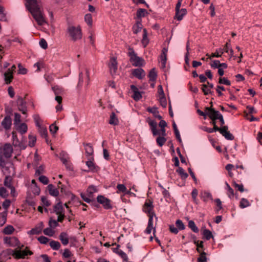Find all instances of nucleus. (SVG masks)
<instances>
[{
    "label": "nucleus",
    "instance_id": "4468645a",
    "mask_svg": "<svg viewBox=\"0 0 262 262\" xmlns=\"http://www.w3.org/2000/svg\"><path fill=\"white\" fill-rule=\"evenodd\" d=\"M147 122H148L150 127L151 132L154 136H157L160 134V132L157 130V123L155 120H152L150 119V118H148L147 119Z\"/></svg>",
    "mask_w": 262,
    "mask_h": 262
},
{
    "label": "nucleus",
    "instance_id": "680f3d73",
    "mask_svg": "<svg viewBox=\"0 0 262 262\" xmlns=\"http://www.w3.org/2000/svg\"><path fill=\"white\" fill-rule=\"evenodd\" d=\"M38 180L41 183H42L44 185L48 184L49 182L48 178L46 176L43 175H40Z\"/></svg>",
    "mask_w": 262,
    "mask_h": 262
},
{
    "label": "nucleus",
    "instance_id": "bf43d9fd",
    "mask_svg": "<svg viewBox=\"0 0 262 262\" xmlns=\"http://www.w3.org/2000/svg\"><path fill=\"white\" fill-rule=\"evenodd\" d=\"M0 196L3 198H6L8 196L7 190L3 187H0Z\"/></svg>",
    "mask_w": 262,
    "mask_h": 262
},
{
    "label": "nucleus",
    "instance_id": "4c0bfd02",
    "mask_svg": "<svg viewBox=\"0 0 262 262\" xmlns=\"http://www.w3.org/2000/svg\"><path fill=\"white\" fill-rule=\"evenodd\" d=\"M188 226L189 228H190L193 232H194L195 233L199 232V228L196 227L195 223L193 221H192V220L189 221L188 222Z\"/></svg>",
    "mask_w": 262,
    "mask_h": 262
},
{
    "label": "nucleus",
    "instance_id": "338daca9",
    "mask_svg": "<svg viewBox=\"0 0 262 262\" xmlns=\"http://www.w3.org/2000/svg\"><path fill=\"white\" fill-rule=\"evenodd\" d=\"M49 225L50 227L55 228L57 227L59 225V224L58 223L57 221L53 220L52 218H51L49 222Z\"/></svg>",
    "mask_w": 262,
    "mask_h": 262
},
{
    "label": "nucleus",
    "instance_id": "de8ad7c7",
    "mask_svg": "<svg viewBox=\"0 0 262 262\" xmlns=\"http://www.w3.org/2000/svg\"><path fill=\"white\" fill-rule=\"evenodd\" d=\"M12 179L10 176H6L5 178L4 184L5 186L8 188H9L12 186L11 184Z\"/></svg>",
    "mask_w": 262,
    "mask_h": 262
},
{
    "label": "nucleus",
    "instance_id": "f704fd0d",
    "mask_svg": "<svg viewBox=\"0 0 262 262\" xmlns=\"http://www.w3.org/2000/svg\"><path fill=\"white\" fill-rule=\"evenodd\" d=\"M14 231V227L11 225H8L3 229V232L5 234L9 235L12 234Z\"/></svg>",
    "mask_w": 262,
    "mask_h": 262
},
{
    "label": "nucleus",
    "instance_id": "0e129e2a",
    "mask_svg": "<svg viewBox=\"0 0 262 262\" xmlns=\"http://www.w3.org/2000/svg\"><path fill=\"white\" fill-rule=\"evenodd\" d=\"M118 254L123 259V261H128L127 256L123 251L119 250V251L118 252Z\"/></svg>",
    "mask_w": 262,
    "mask_h": 262
},
{
    "label": "nucleus",
    "instance_id": "9d476101",
    "mask_svg": "<svg viewBox=\"0 0 262 262\" xmlns=\"http://www.w3.org/2000/svg\"><path fill=\"white\" fill-rule=\"evenodd\" d=\"M16 104L18 110L21 112L23 114H27V107L26 102L21 96H17Z\"/></svg>",
    "mask_w": 262,
    "mask_h": 262
},
{
    "label": "nucleus",
    "instance_id": "c03bdc74",
    "mask_svg": "<svg viewBox=\"0 0 262 262\" xmlns=\"http://www.w3.org/2000/svg\"><path fill=\"white\" fill-rule=\"evenodd\" d=\"M84 20L89 26L92 27L93 24V19L92 16L91 14L88 13L85 15Z\"/></svg>",
    "mask_w": 262,
    "mask_h": 262
},
{
    "label": "nucleus",
    "instance_id": "f3484780",
    "mask_svg": "<svg viewBox=\"0 0 262 262\" xmlns=\"http://www.w3.org/2000/svg\"><path fill=\"white\" fill-rule=\"evenodd\" d=\"M1 124L6 130L9 129L12 125V120L10 116H6L2 121Z\"/></svg>",
    "mask_w": 262,
    "mask_h": 262
},
{
    "label": "nucleus",
    "instance_id": "2f4dec72",
    "mask_svg": "<svg viewBox=\"0 0 262 262\" xmlns=\"http://www.w3.org/2000/svg\"><path fill=\"white\" fill-rule=\"evenodd\" d=\"M52 90L53 91L55 95H61L63 93V89L58 85H55L52 87Z\"/></svg>",
    "mask_w": 262,
    "mask_h": 262
},
{
    "label": "nucleus",
    "instance_id": "39448f33",
    "mask_svg": "<svg viewBox=\"0 0 262 262\" xmlns=\"http://www.w3.org/2000/svg\"><path fill=\"white\" fill-rule=\"evenodd\" d=\"M26 7L28 10L31 13L39 11L41 10V5L37 0H26Z\"/></svg>",
    "mask_w": 262,
    "mask_h": 262
},
{
    "label": "nucleus",
    "instance_id": "f8f14e48",
    "mask_svg": "<svg viewBox=\"0 0 262 262\" xmlns=\"http://www.w3.org/2000/svg\"><path fill=\"white\" fill-rule=\"evenodd\" d=\"M219 132L227 140H233L234 139V136L228 131V126L221 127Z\"/></svg>",
    "mask_w": 262,
    "mask_h": 262
},
{
    "label": "nucleus",
    "instance_id": "ea45409f",
    "mask_svg": "<svg viewBox=\"0 0 262 262\" xmlns=\"http://www.w3.org/2000/svg\"><path fill=\"white\" fill-rule=\"evenodd\" d=\"M50 246L53 250H57L60 247V244L58 241H51L50 242Z\"/></svg>",
    "mask_w": 262,
    "mask_h": 262
},
{
    "label": "nucleus",
    "instance_id": "20e7f679",
    "mask_svg": "<svg viewBox=\"0 0 262 262\" xmlns=\"http://www.w3.org/2000/svg\"><path fill=\"white\" fill-rule=\"evenodd\" d=\"M28 248L26 247L24 250H12L8 249V253L12 255L16 259L25 258L27 255H32L33 253L30 250H27Z\"/></svg>",
    "mask_w": 262,
    "mask_h": 262
},
{
    "label": "nucleus",
    "instance_id": "a19ab883",
    "mask_svg": "<svg viewBox=\"0 0 262 262\" xmlns=\"http://www.w3.org/2000/svg\"><path fill=\"white\" fill-rule=\"evenodd\" d=\"M38 129L40 136L42 138H46L47 137H48V131L46 127L40 126Z\"/></svg>",
    "mask_w": 262,
    "mask_h": 262
},
{
    "label": "nucleus",
    "instance_id": "2eb2a0df",
    "mask_svg": "<svg viewBox=\"0 0 262 262\" xmlns=\"http://www.w3.org/2000/svg\"><path fill=\"white\" fill-rule=\"evenodd\" d=\"M168 52V48H163L160 55V60L161 62L162 68L164 69L166 67V63L167 61V54Z\"/></svg>",
    "mask_w": 262,
    "mask_h": 262
},
{
    "label": "nucleus",
    "instance_id": "7c9ffc66",
    "mask_svg": "<svg viewBox=\"0 0 262 262\" xmlns=\"http://www.w3.org/2000/svg\"><path fill=\"white\" fill-rule=\"evenodd\" d=\"M147 14L148 12L146 9L140 8L138 9L137 11V18H138L139 20H140L141 17H144L145 15Z\"/></svg>",
    "mask_w": 262,
    "mask_h": 262
},
{
    "label": "nucleus",
    "instance_id": "72a5a7b5",
    "mask_svg": "<svg viewBox=\"0 0 262 262\" xmlns=\"http://www.w3.org/2000/svg\"><path fill=\"white\" fill-rule=\"evenodd\" d=\"M187 13V10L185 8L180 9V13L177 14L176 13L175 18L178 20H181L183 19V16Z\"/></svg>",
    "mask_w": 262,
    "mask_h": 262
},
{
    "label": "nucleus",
    "instance_id": "cd10ccee",
    "mask_svg": "<svg viewBox=\"0 0 262 262\" xmlns=\"http://www.w3.org/2000/svg\"><path fill=\"white\" fill-rule=\"evenodd\" d=\"M200 196L202 200L205 203L207 202L209 200H212L211 194L207 191L201 192Z\"/></svg>",
    "mask_w": 262,
    "mask_h": 262
},
{
    "label": "nucleus",
    "instance_id": "ddd939ff",
    "mask_svg": "<svg viewBox=\"0 0 262 262\" xmlns=\"http://www.w3.org/2000/svg\"><path fill=\"white\" fill-rule=\"evenodd\" d=\"M118 62L116 57H112L110 59L108 67L112 74H115L118 69Z\"/></svg>",
    "mask_w": 262,
    "mask_h": 262
},
{
    "label": "nucleus",
    "instance_id": "5fc2aeb1",
    "mask_svg": "<svg viewBox=\"0 0 262 262\" xmlns=\"http://www.w3.org/2000/svg\"><path fill=\"white\" fill-rule=\"evenodd\" d=\"M206 255V252L203 251L201 253L200 257L198 258L197 262H206L207 258Z\"/></svg>",
    "mask_w": 262,
    "mask_h": 262
},
{
    "label": "nucleus",
    "instance_id": "4be33fe9",
    "mask_svg": "<svg viewBox=\"0 0 262 262\" xmlns=\"http://www.w3.org/2000/svg\"><path fill=\"white\" fill-rule=\"evenodd\" d=\"M47 188L49 193L51 195L56 197L59 195L58 190L55 188L53 184H49Z\"/></svg>",
    "mask_w": 262,
    "mask_h": 262
},
{
    "label": "nucleus",
    "instance_id": "393cba45",
    "mask_svg": "<svg viewBox=\"0 0 262 262\" xmlns=\"http://www.w3.org/2000/svg\"><path fill=\"white\" fill-rule=\"evenodd\" d=\"M226 189L227 190V195L228 197L232 199L233 198L234 196H235V198L236 199H238V196L236 193H234L233 189L230 186V185L227 183H226Z\"/></svg>",
    "mask_w": 262,
    "mask_h": 262
},
{
    "label": "nucleus",
    "instance_id": "e433bc0d",
    "mask_svg": "<svg viewBox=\"0 0 262 262\" xmlns=\"http://www.w3.org/2000/svg\"><path fill=\"white\" fill-rule=\"evenodd\" d=\"M54 211L56 214H60L62 213V211L63 209V207L62 206L61 202H59L57 204H56L54 207Z\"/></svg>",
    "mask_w": 262,
    "mask_h": 262
},
{
    "label": "nucleus",
    "instance_id": "c85d7f7f",
    "mask_svg": "<svg viewBox=\"0 0 262 262\" xmlns=\"http://www.w3.org/2000/svg\"><path fill=\"white\" fill-rule=\"evenodd\" d=\"M118 119L114 112H112L110 115L109 123L111 125H117L118 124Z\"/></svg>",
    "mask_w": 262,
    "mask_h": 262
},
{
    "label": "nucleus",
    "instance_id": "864d4df0",
    "mask_svg": "<svg viewBox=\"0 0 262 262\" xmlns=\"http://www.w3.org/2000/svg\"><path fill=\"white\" fill-rule=\"evenodd\" d=\"M232 185L235 188L237 189V190L241 192H243L245 190L243 184H238L236 183L235 181H233Z\"/></svg>",
    "mask_w": 262,
    "mask_h": 262
},
{
    "label": "nucleus",
    "instance_id": "dca6fc26",
    "mask_svg": "<svg viewBox=\"0 0 262 262\" xmlns=\"http://www.w3.org/2000/svg\"><path fill=\"white\" fill-rule=\"evenodd\" d=\"M132 74L136 78L142 79L145 76V72L143 69L141 68L136 69L133 70Z\"/></svg>",
    "mask_w": 262,
    "mask_h": 262
},
{
    "label": "nucleus",
    "instance_id": "0eeeda50",
    "mask_svg": "<svg viewBox=\"0 0 262 262\" xmlns=\"http://www.w3.org/2000/svg\"><path fill=\"white\" fill-rule=\"evenodd\" d=\"M11 201L10 200L6 199L3 203V207L5 209L3 212L0 213V226H3L6 222L8 209L10 206Z\"/></svg>",
    "mask_w": 262,
    "mask_h": 262
},
{
    "label": "nucleus",
    "instance_id": "b1692460",
    "mask_svg": "<svg viewBox=\"0 0 262 262\" xmlns=\"http://www.w3.org/2000/svg\"><path fill=\"white\" fill-rule=\"evenodd\" d=\"M143 37L141 40V42L143 47L145 48L149 43V39L147 37V31L146 29L144 28L143 29Z\"/></svg>",
    "mask_w": 262,
    "mask_h": 262
},
{
    "label": "nucleus",
    "instance_id": "69168bd1",
    "mask_svg": "<svg viewBox=\"0 0 262 262\" xmlns=\"http://www.w3.org/2000/svg\"><path fill=\"white\" fill-rule=\"evenodd\" d=\"M44 167L43 165L39 166L35 170V175L40 176L41 174L44 173Z\"/></svg>",
    "mask_w": 262,
    "mask_h": 262
},
{
    "label": "nucleus",
    "instance_id": "423d86ee",
    "mask_svg": "<svg viewBox=\"0 0 262 262\" xmlns=\"http://www.w3.org/2000/svg\"><path fill=\"white\" fill-rule=\"evenodd\" d=\"M154 206L153 205L152 201L148 200V201H146L144 203L143 206V211L145 213H148L149 218H150V216H152V218L155 216L156 219L157 220L158 218L156 216L155 212L154 211Z\"/></svg>",
    "mask_w": 262,
    "mask_h": 262
},
{
    "label": "nucleus",
    "instance_id": "6ab92c4d",
    "mask_svg": "<svg viewBox=\"0 0 262 262\" xmlns=\"http://www.w3.org/2000/svg\"><path fill=\"white\" fill-rule=\"evenodd\" d=\"M143 28L141 19L138 20L133 27V33L135 34L140 32Z\"/></svg>",
    "mask_w": 262,
    "mask_h": 262
},
{
    "label": "nucleus",
    "instance_id": "a211bd4d",
    "mask_svg": "<svg viewBox=\"0 0 262 262\" xmlns=\"http://www.w3.org/2000/svg\"><path fill=\"white\" fill-rule=\"evenodd\" d=\"M130 89L133 92L134 94L132 96L135 101H138L142 98L141 93L138 91V89L135 85H130Z\"/></svg>",
    "mask_w": 262,
    "mask_h": 262
},
{
    "label": "nucleus",
    "instance_id": "6e6552de",
    "mask_svg": "<svg viewBox=\"0 0 262 262\" xmlns=\"http://www.w3.org/2000/svg\"><path fill=\"white\" fill-rule=\"evenodd\" d=\"M97 201L99 204H102L104 209L106 210L112 209L113 208L111 200L103 195H99L97 197Z\"/></svg>",
    "mask_w": 262,
    "mask_h": 262
},
{
    "label": "nucleus",
    "instance_id": "c756f323",
    "mask_svg": "<svg viewBox=\"0 0 262 262\" xmlns=\"http://www.w3.org/2000/svg\"><path fill=\"white\" fill-rule=\"evenodd\" d=\"M59 239L63 245H67L69 243L68 234L66 232H61L59 235Z\"/></svg>",
    "mask_w": 262,
    "mask_h": 262
},
{
    "label": "nucleus",
    "instance_id": "5701e85b",
    "mask_svg": "<svg viewBox=\"0 0 262 262\" xmlns=\"http://www.w3.org/2000/svg\"><path fill=\"white\" fill-rule=\"evenodd\" d=\"M152 229H153L154 233H155L156 229L153 227V218H152V216H151L148 219V225L145 232L146 233L149 234L151 233Z\"/></svg>",
    "mask_w": 262,
    "mask_h": 262
},
{
    "label": "nucleus",
    "instance_id": "e2e57ef3",
    "mask_svg": "<svg viewBox=\"0 0 262 262\" xmlns=\"http://www.w3.org/2000/svg\"><path fill=\"white\" fill-rule=\"evenodd\" d=\"M160 105L163 107H166L167 105V101L165 96H160L159 98Z\"/></svg>",
    "mask_w": 262,
    "mask_h": 262
},
{
    "label": "nucleus",
    "instance_id": "09e8293b",
    "mask_svg": "<svg viewBox=\"0 0 262 262\" xmlns=\"http://www.w3.org/2000/svg\"><path fill=\"white\" fill-rule=\"evenodd\" d=\"M176 225L178 230H182L185 229V226L183 222L181 220H177L176 222Z\"/></svg>",
    "mask_w": 262,
    "mask_h": 262
},
{
    "label": "nucleus",
    "instance_id": "473e14b6",
    "mask_svg": "<svg viewBox=\"0 0 262 262\" xmlns=\"http://www.w3.org/2000/svg\"><path fill=\"white\" fill-rule=\"evenodd\" d=\"M148 77L149 78V80L152 81H156L157 77V74L155 68H152L148 74Z\"/></svg>",
    "mask_w": 262,
    "mask_h": 262
},
{
    "label": "nucleus",
    "instance_id": "a878e982",
    "mask_svg": "<svg viewBox=\"0 0 262 262\" xmlns=\"http://www.w3.org/2000/svg\"><path fill=\"white\" fill-rule=\"evenodd\" d=\"M84 146L85 154L87 156H92L94 153V149L93 146L90 143H83Z\"/></svg>",
    "mask_w": 262,
    "mask_h": 262
},
{
    "label": "nucleus",
    "instance_id": "774afa93",
    "mask_svg": "<svg viewBox=\"0 0 262 262\" xmlns=\"http://www.w3.org/2000/svg\"><path fill=\"white\" fill-rule=\"evenodd\" d=\"M37 240L41 244H46L49 241V238L46 236H41L38 237Z\"/></svg>",
    "mask_w": 262,
    "mask_h": 262
},
{
    "label": "nucleus",
    "instance_id": "f03ea898",
    "mask_svg": "<svg viewBox=\"0 0 262 262\" xmlns=\"http://www.w3.org/2000/svg\"><path fill=\"white\" fill-rule=\"evenodd\" d=\"M67 33L71 39L73 41H76L82 38V33L80 26L75 27L68 23Z\"/></svg>",
    "mask_w": 262,
    "mask_h": 262
},
{
    "label": "nucleus",
    "instance_id": "412c9836",
    "mask_svg": "<svg viewBox=\"0 0 262 262\" xmlns=\"http://www.w3.org/2000/svg\"><path fill=\"white\" fill-rule=\"evenodd\" d=\"M5 81L7 84H10L13 78V74L12 71L10 69H8L6 72L4 74Z\"/></svg>",
    "mask_w": 262,
    "mask_h": 262
},
{
    "label": "nucleus",
    "instance_id": "4d7b16f0",
    "mask_svg": "<svg viewBox=\"0 0 262 262\" xmlns=\"http://www.w3.org/2000/svg\"><path fill=\"white\" fill-rule=\"evenodd\" d=\"M224 52L222 49H219V51L216 50V52L214 53H212L210 58H211L212 57H220L222 56V55L223 54Z\"/></svg>",
    "mask_w": 262,
    "mask_h": 262
},
{
    "label": "nucleus",
    "instance_id": "603ef678",
    "mask_svg": "<svg viewBox=\"0 0 262 262\" xmlns=\"http://www.w3.org/2000/svg\"><path fill=\"white\" fill-rule=\"evenodd\" d=\"M41 230H40V228H38V227H35L34 228H32L31 230H30L28 232V234H31V235H34V234H39L41 233Z\"/></svg>",
    "mask_w": 262,
    "mask_h": 262
},
{
    "label": "nucleus",
    "instance_id": "49530a36",
    "mask_svg": "<svg viewBox=\"0 0 262 262\" xmlns=\"http://www.w3.org/2000/svg\"><path fill=\"white\" fill-rule=\"evenodd\" d=\"M29 146L32 147L35 145V143L36 141V136H33L32 135H29Z\"/></svg>",
    "mask_w": 262,
    "mask_h": 262
},
{
    "label": "nucleus",
    "instance_id": "3c124183",
    "mask_svg": "<svg viewBox=\"0 0 262 262\" xmlns=\"http://www.w3.org/2000/svg\"><path fill=\"white\" fill-rule=\"evenodd\" d=\"M220 84H223L226 85H230L231 82L226 77H220L219 79Z\"/></svg>",
    "mask_w": 262,
    "mask_h": 262
},
{
    "label": "nucleus",
    "instance_id": "c9c22d12",
    "mask_svg": "<svg viewBox=\"0 0 262 262\" xmlns=\"http://www.w3.org/2000/svg\"><path fill=\"white\" fill-rule=\"evenodd\" d=\"M203 235L206 240H209L210 238H213V236L212 232L208 229H205L203 231Z\"/></svg>",
    "mask_w": 262,
    "mask_h": 262
},
{
    "label": "nucleus",
    "instance_id": "8fccbe9b",
    "mask_svg": "<svg viewBox=\"0 0 262 262\" xmlns=\"http://www.w3.org/2000/svg\"><path fill=\"white\" fill-rule=\"evenodd\" d=\"M27 129L28 127L27 124L25 123H23L19 125L18 130L21 134L23 135L27 132Z\"/></svg>",
    "mask_w": 262,
    "mask_h": 262
},
{
    "label": "nucleus",
    "instance_id": "052dcab7",
    "mask_svg": "<svg viewBox=\"0 0 262 262\" xmlns=\"http://www.w3.org/2000/svg\"><path fill=\"white\" fill-rule=\"evenodd\" d=\"M52 227H48L45 229L43 231V233L45 235H48L49 236H52L54 234V231L51 229Z\"/></svg>",
    "mask_w": 262,
    "mask_h": 262
},
{
    "label": "nucleus",
    "instance_id": "37998d69",
    "mask_svg": "<svg viewBox=\"0 0 262 262\" xmlns=\"http://www.w3.org/2000/svg\"><path fill=\"white\" fill-rule=\"evenodd\" d=\"M59 158L60 160L62 161V163H66L69 159L68 154H67V152L63 151H62L59 154Z\"/></svg>",
    "mask_w": 262,
    "mask_h": 262
},
{
    "label": "nucleus",
    "instance_id": "13d9d810",
    "mask_svg": "<svg viewBox=\"0 0 262 262\" xmlns=\"http://www.w3.org/2000/svg\"><path fill=\"white\" fill-rule=\"evenodd\" d=\"M49 129L51 134H55L57 133L59 127L55 124V123H54L50 126Z\"/></svg>",
    "mask_w": 262,
    "mask_h": 262
},
{
    "label": "nucleus",
    "instance_id": "9b49d317",
    "mask_svg": "<svg viewBox=\"0 0 262 262\" xmlns=\"http://www.w3.org/2000/svg\"><path fill=\"white\" fill-rule=\"evenodd\" d=\"M205 111L207 112V116L211 120H217L219 116L221 114L218 111L215 110L214 108L211 107H206Z\"/></svg>",
    "mask_w": 262,
    "mask_h": 262
},
{
    "label": "nucleus",
    "instance_id": "58836bf2",
    "mask_svg": "<svg viewBox=\"0 0 262 262\" xmlns=\"http://www.w3.org/2000/svg\"><path fill=\"white\" fill-rule=\"evenodd\" d=\"M176 171L180 174L182 179H186L188 177V174L182 167H179Z\"/></svg>",
    "mask_w": 262,
    "mask_h": 262
},
{
    "label": "nucleus",
    "instance_id": "a18cd8bd",
    "mask_svg": "<svg viewBox=\"0 0 262 262\" xmlns=\"http://www.w3.org/2000/svg\"><path fill=\"white\" fill-rule=\"evenodd\" d=\"M166 141V139L164 137L159 136L156 139L157 143L160 147H162L165 144Z\"/></svg>",
    "mask_w": 262,
    "mask_h": 262
},
{
    "label": "nucleus",
    "instance_id": "1a4fd4ad",
    "mask_svg": "<svg viewBox=\"0 0 262 262\" xmlns=\"http://www.w3.org/2000/svg\"><path fill=\"white\" fill-rule=\"evenodd\" d=\"M31 14L38 25L42 26L46 23L43 14L41 10Z\"/></svg>",
    "mask_w": 262,
    "mask_h": 262
},
{
    "label": "nucleus",
    "instance_id": "6e6d98bb",
    "mask_svg": "<svg viewBox=\"0 0 262 262\" xmlns=\"http://www.w3.org/2000/svg\"><path fill=\"white\" fill-rule=\"evenodd\" d=\"M26 203L30 206L32 207L33 209L35 210L36 202L30 197L27 198L26 200Z\"/></svg>",
    "mask_w": 262,
    "mask_h": 262
},
{
    "label": "nucleus",
    "instance_id": "f257e3e1",
    "mask_svg": "<svg viewBox=\"0 0 262 262\" xmlns=\"http://www.w3.org/2000/svg\"><path fill=\"white\" fill-rule=\"evenodd\" d=\"M13 148L10 143H5L0 147V166L5 167L6 164L5 159H9L13 153Z\"/></svg>",
    "mask_w": 262,
    "mask_h": 262
},
{
    "label": "nucleus",
    "instance_id": "7ed1b4c3",
    "mask_svg": "<svg viewBox=\"0 0 262 262\" xmlns=\"http://www.w3.org/2000/svg\"><path fill=\"white\" fill-rule=\"evenodd\" d=\"M128 56L130 57V61L134 67H141L144 64V60L142 57H140L135 53L134 49L131 47L128 48Z\"/></svg>",
    "mask_w": 262,
    "mask_h": 262
},
{
    "label": "nucleus",
    "instance_id": "79ce46f5",
    "mask_svg": "<svg viewBox=\"0 0 262 262\" xmlns=\"http://www.w3.org/2000/svg\"><path fill=\"white\" fill-rule=\"evenodd\" d=\"M250 205V204L248 200L245 198H242L239 203V207L241 208H244L247 207Z\"/></svg>",
    "mask_w": 262,
    "mask_h": 262
},
{
    "label": "nucleus",
    "instance_id": "aec40b11",
    "mask_svg": "<svg viewBox=\"0 0 262 262\" xmlns=\"http://www.w3.org/2000/svg\"><path fill=\"white\" fill-rule=\"evenodd\" d=\"M147 111L149 113H151L155 118H158L159 120L162 119V117L159 114V111L157 107H149L147 108Z\"/></svg>",
    "mask_w": 262,
    "mask_h": 262
},
{
    "label": "nucleus",
    "instance_id": "bb28decb",
    "mask_svg": "<svg viewBox=\"0 0 262 262\" xmlns=\"http://www.w3.org/2000/svg\"><path fill=\"white\" fill-rule=\"evenodd\" d=\"M92 160H90L86 162V165L89 167V169L92 171H97L99 167L95 165V164L93 162L94 158L92 157Z\"/></svg>",
    "mask_w": 262,
    "mask_h": 262
}]
</instances>
